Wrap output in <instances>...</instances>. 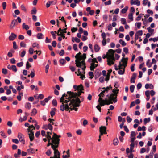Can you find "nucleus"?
Segmentation results:
<instances>
[{
  "label": "nucleus",
  "mask_w": 158,
  "mask_h": 158,
  "mask_svg": "<svg viewBox=\"0 0 158 158\" xmlns=\"http://www.w3.org/2000/svg\"><path fill=\"white\" fill-rule=\"evenodd\" d=\"M147 29L148 30V32L151 34H152L154 31V30L151 28L150 27L148 28Z\"/></svg>",
  "instance_id": "nucleus-45"
},
{
  "label": "nucleus",
  "mask_w": 158,
  "mask_h": 158,
  "mask_svg": "<svg viewBox=\"0 0 158 158\" xmlns=\"http://www.w3.org/2000/svg\"><path fill=\"white\" fill-rule=\"evenodd\" d=\"M51 98V96H49L48 98H45L44 101L45 102H47Z\"/></svg>",
  "instance_id": "nucleus-55"
},
{
  "label": "nucleus",
  "mask_w": 158,
  "mask_h": 158,
  "mask_svg": "<svg viewBox=\"0 0 158 158\" xmlns=\"http://www.w3.org/2000/svg\"><path fill=\"white\" fill-rule=\"evenodd\" d=\"M101 36L102 38L103 39H106L105 38L106 37V35L105 33H102L101 34Z\"/></svg>",
  "instance_id": "nucleus-61"
},
{
  "label": "nucleus",
  "mask_w": 158,
  "mask_h": 158,
  "mask_svg": "<svg viewBox=\"0 0 158 158\" xmlns=\"http://www.w3.org/2000/svg\"><path fill=\"white\" fill-rule=\"evenodd\" d=\"M82 91H78V93L71 91H68L67 94L64 93L60 99V102L62 103L60 106V110L62 111H64L65 110L68 111L69 110L68 103L70 100L74 98L76 99H77V98H79L78 97H80L81 93H84V92Z\"/></svg>",
  "instance_id": "nucleus-1"
},
{
  "label": "nucleus",
  "mask_w": 158,
  "mask_h": 158,
  "mask_svg": "<svg viewBox=\"0 0 158 158\" xmlns=\"http://www.w3.org/2000/svg\"><path fill=\"white\" fill-rule=\"evenodd\" d=\"M48 121L50 122V123H52V125H54L55 126H56V124L53 122V121H54V119L49 118L48 119Z\"/></svg>",
  "instance_id": "nucleus-47"
},
{
  "label": "nucleus",
  "mask_w": 158,
  "mask_h": 158,
  "mask_svg": "<svg viewBox=\"0 0 158 158\" xmlns=\"http://www.w3.org/2000/svg\"><path fill=\"white\" fill-rule=\"evenodd\" d=\"M100 47L98 45L96 44L94 45V49L95 50V51L96 52H98L99 50H100Z\"/></svg>",
  "instance_id": "nucleus-21"
},
{
  "label": "nucleus",
  "mask_w": 158,
  "mask_h": 158,
  "mask_svg": "<svg viewBox=\"0 0 158 158\" xmlns=\"http://www.w3.org/2000/svg\"><path fill=\"white\" fill-rule=\"evenodd\" d=\"M119 42L123 46H124L126 45V43L122 40H119Z\"/></svg>",
  "instance_id": "nucleus-31"
},
{
  "label": "nucleus",
  "mask_w": 158,
  "mask_h": 158,
  "mask_svg": "<svg viewBox=\"0 0 158 158\" xmlns=\"http://www.w3.org/2000/svg\"><path fill=\"white\" fill-rule=\"evenodd\" d=\"M60 137V135L58 136L56 134L54 133L52 139V143L48 142L47 145V147L51 145L53 149H54L55 148H57L58 147L59 143L60 140L59 138Z\"/></svg>",
  "instance_id": "nucleus-2"
},
{
  "label": "nucleus",
  "mask_w": 158,
  "mask_h": 158,
  "mask_svg": "<svg viewBox=\"0 0 158 158\" xmlns=\"http://www.w3.org/2000/svg\"><path fill=\"white\" fill-rule=\"evenodd\" d=\"M69 102V103H68V106L72 105L74 106L73 110L76 111H77L78 109L76 107H79L80 106L81 101L79 98H77V99L74 98L72 99H70Z\"/></svg>",
  "instance_id": "nucleus-4"
},
{
  "label": "nucleus",
  "mask_w": 158,
  "mask_h": 158,
  "mask_svg": "<svg viewBox=\"0 0 158 158\" xmlns=\"http://www.w3.org/2000/svg\"><path fill=\"white\" fill-rule=\"evenodd\" d=\"M28 152L30 153L33 154L35 153V150L32 148H30L27 150Z\"/></svg>",
  "instance_id": "nucleus-23"
},
{
  "label": "nucleus",
  "mask_w": 158,
  "mask_h": 158,
  "mask_svg": "<svg viewBox=\"0 0 158 158\" xmlns=\"http://www.w3.org/2000/svg\"><path fill=\"white\" fill-rule=\"evenodd\" d=\"M2 72L4 74H6L7 73V70L6 69H2Z\"/></svg>",
  "instance_id": "nucleus-53"
},
{
  "label": "nucleus",
  "mask_w": 158,
  "mask_h": 158,
  "mask_svg": "<svg viewBox=\"0 0 158 158\" xmlns=\"http://www.w3.org/2000/svg\"><path fill=\"white\" fill-rule=\"evenodd\" d=\"M127 120L128 123H130L131 122L132 119L129 116H127Z\"/></svg>",
  "instance_id": "nucleus-63"
},
{
  "label": "nucleus",
  "mask_w": 158,
  "mask_h": 158,
  "mask_svg": "<svg viewBox=\"0 0 158 158\" xmlns=\"http://www.w3.org/2000/svg\"><path fill=\"white\" fill-rule=\"evenodd\" d=\"M73 88L75 89V90L81 91L84 90L82 84H81L78 86L74 85Z\"/></svg>",
  "instance_id": "nucleus-10"
},
{
  "label": "nucleus",
  "mask_w": 158,
  "mask_h": 158,
  "mask_svg": "<svg viewBox=\"0 0 158 158\" xmlns=\"http://www.w3.org/2000/svg\"><path fill=\"white\" fill-rule=\"evenodd\" d=\"M18 138H19L20 142H21L23 144H25V141L24 139V135L20 133H19L18 135Z\"/></svg>",
  "instance_id": "nucleus-8"
},
{
  "label": "nucleus",
  "mask_w": 158,
  "mask_h": 158,
  "mask_svg": "<svg viewBox=\"0 0 158 158\" xmlns=\"http://www.w3.org/2000/svg\"><path fill=\"white\" fill-rule=\"evenodd\" d=\"M118 140L117 138L114 139L113 140V144L115 145H117L118 144Z\"/></svg>",
  "instance_id": "nucleus-32"
},
{
  "label": "nucleus",
  "mask_w": 158,
  "mask_h": 158,
  "mask_svg": "<svg viewBox=\"0 0 158 158\" xmlns=\"http://www.w3.org/2000/svg\"><path fill=\"white\" fill-rule=\"evenodd\" d=\"M81 60H84L85 61V60L86 58V54L85 53L83 54L82 56L81 55Z\"/></svg>",
  "instance_id": "nucleus-39"
},
{
  "label": "nucleus",
  "mask_w": 158,
  "mask_h": 158,
  "mask_svg": "<svg viewBox=\"0 0 158 158\" xmlns=\"http://www.w3.org/2000/svg\"><path fill=\"white\" fill-rule=\"evenodd\" d=\"M52 104L54 106H56L57 105L56 100V99H53L52 101Z\"/></svg>",
  "instance_id": "nucleus-62"
},
{
  "label": "nucleus",
  "mask_w": 158,
  "mask_h": 158,
  "mask_svg": "<svg viewBox=\"0 0 158 158\" xmlns=\"http://www.w3.org/2000/svg\"><path fill=\"white\" fill-rule=\"evenodd\" d=\"M82 65H84V67L82 68V69L84 71V72H83V73L84 74H85V69L86 68V66H85V64H83L82 63H81V64H80V67H80V68L81 66H82Z\"/></svg>",
  "instance_id": "nucleus-30"
},
{
  "label": "nucleus",
  "mask_w": 158,
  "mask_h": 158,
  "mask_svg": "<svg viewBox=\"0 0 158 158\" xmlns=\"http://www.w3.org/2000/svg\"><path fill=\"white\" fill-rule=\"evenodd\" d=\"M154 88L152 84H148L147 83L145 85V88L147 89L148 88H150V89H153Z\"/></svg>",
  "instance_id": "nucleus-19"
},
{
  "label": "nucleus",
  "mask_w": 158,
  "mask_h": 158,
  "mask_svg": "<svg viewBox=\"0 0 158 158\" xmlns=\"http://www.w3.org/2000/svg\"><path fill=\"white\" fill-rule=\"evenodd\" d=\"M135 87L134 85H132L130 86V89L131 92L132 93L134 92Z\"/></svg>",
  "instance_id": "nucleus-44"
},
{
  "label": "nucleus",
  "mask_w": 158,
  "mask_h": 158,
  "mask_svg": "<svg viewBox=\"0 0 158 158\" xmlns=\"http://www.w3.org/2000/svg\"><path fill=\"white\" fill-rule=\"evenodd\" d=\"M146 65L149 68H150L151 67L152 65V64L151 62H150V60H148L146 63Z\"/></svg>",
  "instance_id": "nucleus-46"
},
{
  "label": "nucleus",
  "mask_w": 158,
  "mask_h": 158,
  "mask_svg": "<svg viewBox=\"0 0 158 158\" xmlns=\"http://www.w3.org/2000/svg\"><path fill=\"white\" fill-rule=\"evenodd\" d=\"M51 34L53 36V38L54 39H55L56 38V35H55V34H56L57 33V32L56 31H52L51 32Z\"/></svg>",
  "instance_id": "nucleus-42"
},
{
  "label": "nucleus",
  "mask_w": 158,
  "mask_h": 158,
  "mask_svg": "<svg viewBox=\"0 0 158 158\" xmlns=\"http://www.w3.org/2000/svg\"><path fill=\"white\" fill-rule=\"evenodd\" d=\"M136 134L135 131H132L131 132L130 138H135Z\"/></svg>",
  "instance_id": "nucleus-27"
},
{
  "label": "nucleus",
  "mask_w": 158,
  "mask_h": 158,
  "mask_svg": "<svg viewBox=\"0 0 158 158\" xmlns=\"http://www.w3.org/2000/svg\"><path fill=\"white\" fill-rule=\"evenodd\" d=\"M107 97H108L109 100H107V99L106 98V102L105 104H101V106H104L105 105H109L110 104H112L113 103L112 101H113L114 103H115L117 102V98H116V97L115 98H114L112 96H110L109 95H107Z\"/></svg>",
  "instance_id": "nucleus-6"
},
{
  "label": "nucleus",
  "mask_w": 158,
  "mask_h": 158,
  "mask_svg": "<svg viewBox=\"0 0 158 158\" xmlns=\"http://www.w3.org/2000/svg\"><path fill=\"white\" fill-rule=\"evenodd\" d=\"M60 62L61 64H63L65 63L66 60L64 59H62L60 60Z\"/></svg>",
  "instance_id": "nucleus-49"
},
{
  "label": "nucleus",
  "mask_w": 158,
  "mask_h": 158,
  "mask_svg": "<svg viewBox=\"0 0 158 158\" xmlns=\"http://www.w3.org/2000/svg\"><path fill=\"white\" fill-rule=\"evenodd\" d=\"M29 137L31 141H32L34 139V133L33 132H31L28 133Z\"/></svg>",
  "instance_id": "nucleus-17"
},
{
  "label": "nucleus",
  "mask_w": 158,
  "mask_h": 158,
  "mask_svg": "<svg viewBox=\"0 0 158 158\" xmlns=\"http://www.w3.org/2000/svg\"><path fill=\"white\" fill-rule=\"evenodd\" d=\"M37 113V110L35 109H33L32 112L31 113V116H34Z\"/></svg>",
  "instance_id": "nucleus-28"
},
{
  "label": "nucleus",
  "mask_w": 158,
  "mask_h": 158,
  "mask_svg": "<svg viewBox=\"0 0 158 158\" xmlns=\"http://www.w3.org/2000/svg\"><path fill=\"white\" fill-rule=\"evenodd\" d=\"M112 92L113 93L111 94L110 96H112L113 97L115 98L116 97V98H117V94L118 93V89H114Z\"/></svg>",
  "instance_id": "nucleus-12"
},
{
  "label": "nucleus",
  "mask_w": 158,
  "mask_h": 158,
  "mask_svg": "<svg viewBox=\"0 0 158 158\" xmlns=\"http://www.w3.org/2000/svg\"><path fill=\"white\" fill-rule=\"evenodd\" d=\"M22 27L23 29H25L26 30H27L29 29V27L28 26L26 25L24 23L23 24Z\"/></svg>",
  "instance_id": "nucleus-24"
},
{
  "label": "nucleus",
  "mask_w": 158,
  "mask_h": 158,
  "mask_svg": "<svg viewBox=\"0 0 158 158\" xmlns=\"http://www.w3.org/2000/svg\"><path fill=\"white\" fill-rule=\"evenodd\" d=\"M123 69V70H122L121 69H119V70L118 71V73L119 74L122 75V74H123L124 73V72H125V69Z\"/></svg>",
  "instance_id": "nucleus-34"
},
{
  "label": "nucleus",
  "mask_w": 158,
  "mask_h": 158,
  "mask_svg": "<svg viewBox=\"0 0 158 158\" xmlns=\"http://www.w3.org/2000/svg\"><path fill=\"white\" fill-rule=\"evenodd\" d=\"M23 62L18 63L17 64V65L19 67H21L23 66Z\"/></svg>",
  "instance_id": "nucleus-58"
},
{
  "label": "nucleus",
  "mask_w": 158,
  "mask_h": 158,
  "mask_svg": "<svg viewBox=\"0 0 158 158\" xmlns=\"http://www.w3.org/2000/svg\"><path fill=\"white\" fill-rule=\"evenodd\" d=\"M21 8L22 10L24 12H26L27 11V9L25 7V6L23 4H22L21 6Z\"/></svg>",
  "instance_id": "nucleus-38"
},
{
  "label": "nucleus",
  "mask_w": 158,
  "mask_h": 158,
  "mask_svg": "<svg viewBox=\"0 0 158 158\" xmlns=\"http://www.w3.org/2000/svg\"><path fill=\"white\" fill-rule=\"evenodd\" d=\"M17 20L16 19H13L11 22L10 26V29H12L15 27V25L17 23Z\"/></svg>",
  "instance_id": "nucleus-13"
},
{
  "label": "nucleus",
  "mask_w": 158,
  "mask_h": 158,
  "mask_svg": "<svg viewBox=\"0 0 158 158\" xmlns=\"http://www.w3.org/2000/svg\"><path fill=\"white\" fill-rule=\"evenodd\" d=\"M30 67H31V66L29 63V62L27 61L26 64V68L27 69H29Z\"/></svg>",
  "instance_id": "nucleus-56"
},
{
  "label": "nucleus",
  "mask_w": 158,
  "mask_h": 158,
  "mask_svg": "<svg viewBox=\"0 0 158 158\" xmlns=\"http://www.w3.org/2000/svg\"><path fill=\"white\" fill-rule=\"evenodd\" d=\"M52 153V152L50 150H48L46 152V154L48 156H50V154Z\"/></svg>",
  "instance_id": "nucleus-64"
},
{
  "label": "nucleus",
  "mask_w": 158,
  "mask_h": 158,
  "mask_svg": "<svg viewBox=\"0 0 158 158\" xmlns=\"http://www.w3.org/2000/svg\"><path fill=\"white\" fill-rule=\"evenodd\" d=\"M13 48L14 49H16L18 48L16 42L15 41L13 42Z\"/></svg>",
  "instance_id": "nucleus-52"
},
{
  "label": "nucleus",
  "mask_w": 158,
  "mask_h": 158,
  "mask_svg": "<svg viewBox=\"0 0 158 158\" xmlns=\"http://www.w3.org/2000/svg\"><path fill=\"white\" fill-rule=\"evenodd\" d=\"M37 12V10L35 8H34L31 11V14L32 15L35 14Z\"/></svg>",
  "instance_id": "nucleus-40"
},
{
  "label": "nucleus",
  "mask_w": 158,
  "mask_h": 158,
  "mask_svg": "<svg viewBox=\"0 0 158 158\" xmlns=\"http://www.w3.org/2000/svg\"><path fill=\"white\" fill-rule=\"evenodd\" d=\"M95 64L94 63H92L90 64V70L91 71H93L94 69L95 68Z\"/></svg>",
  "instance_id": "nucleus-22"
},
{
  "label": "nucleus",
  "mask_w": 158,
  "mask_h": 158,
  "mask_svg": "<svg viewBox=\"0 0 158 158\" xmlns=\"http://www.w3.org/2000/svg\"><path fill=\"white\" fill-rule=\"evenodd\" d=\"M135 146V143H131L130 145V151L131 152H132L133 149H134Z\"/></svg>",
  "instance_id": "nucleus-33"
},
{
  "label": "nucleus",
  "mask_w": 158,
  "mask_h": 158,
  "mask_svg": "<svg viewBox=\"0 0 158 158\" xmlns=\"http://www.w3.org/2000/svg\"><path fill=\"white\" fill-rule=\"evenodd\" d=\"M136 34L138 36H141L143 35V31L142 30H139Z\"/></svg>",
  "instance_id": "nucleus-43"
},
{
  "label": "nucleus",
  "mask_w": 158,
  "mask_h": 158,
  "mask_svg": "<svg viewBox=\"0 0 158 158\" xmlns=\"http://www.w3.org/2000/svg\"><path fill=\"white\" fill-rule=\"evenodd\" d=\"M89 75L90 76V78L92 79L94 76L93 73L92 72H89Z\"/></svg>",
  "instance_id": "nucleus-48"
},
{
  "label": "nucleus",
  "mask_w": 158,
  "mask_h": 158,
  "mask_svg": "<svg viewBox=\"0 0 158 158\" xmlns=\"http://www.w3.org/2000/svg\"><path fill=\"white\" fill-rule=\"evenodd\" d=\"M25 107L29 109H30L31 108V105L29 103H27L25 105Z\"/></svg>",
  "instance_id": "nucleus-37"
},
{
  "label": "nucleus",
  "mask_w": 158,
  "mask_h": 158,
  "mask_svg": "<svg viewBox=\"0 0 158 158\" xmlns=\"http://www.w3.org/2000/svg\"><path fill=\"white\" fill-rule=\"evenodd\" d=\"M34 52L33 49L31 48H30L29 50V52L30 54H33Z\"/></svg>",
  "instance_id": "nucleus-57"
},
{
  "label": "nucleus",
  "mask_w": 158,
  "mask_h": 158,
  "mask_svg": "<svg viewBox=\"0 0 158 158\" xmlns=\"http://www.w3.org/2000/svg\"><path fill=\"white\" fill-rule=\"evenodd\" d=\"M43 35L41 33H38L37 35V37L39 39H42Z\"/></svg>",
  "instance_id": "nucleus-29"
},
{
  "label": "nucleus",
  "mask_w": 158,
  "mask_h": 158,
  "mask_svg": "<svg viewBox=\"0 0 158 158\" xmlns=\"http://www.w3.org/2000/svg\"><path fill=\"white\" fill-rule=\"evenodd\" d=\"M42 128L46 130L49 129L51 131L52 130L53 128L52 126L50 123H49L48 125H44Z\"/></svg>",
  "instance_id": "nucleus-11"
},
{
  "label": "nucleus",
  "mask_w": 158,
  "mask_h": 158,
  "mask_svg": "<svg viewBox=\"0 0 158 158\" xmlns=\"http://www.w3.org/2000/svg\"><path fill=\"white\" fill-rule=\"evenodd\" d=\"M115 51L114 50L110 49L108 51L107 53L106 58L107 59V64L109 66L114 64L115 58L114 57V53Z\"/></svg>",
  "instance_id": "nucleus-3"
},
{
  "label": "nucleus",
  "mask_w": 158,
  "mask_h": 158,
  "mask_svg": "<svg viewBox=\"0 0 158 158\" xmlns=\"http://www.w3.org/2000/svg\"><path fill=\"white\" fill-rule=\"evenodd\" d=\"M52 109V110L51 111L50 113L52 117L55 114V111L56 110V109L54 108Z\"/></svg>",
  "instance_id": "nucleus-25"
},
{
  "label": "nucleus",
  "mask_w": 158,
  "mask_h": 158,
  "mask_svg": "<svg viewBox=\"0 0 158 158\" xmlns=\"http://www.w3.org/2000/svg\"><path fill=\"white\" fill-rule=\"evenodd\" d=\"M78 74H77V76H81L80 78H81L82 80L84 79L85 78V75H83L81 73V72H80V69H78Z\"/></svg>",
  "instance_id": "nucleus-20"
},
{
  "label": "nucleus",
  "mask_w": 158,
  "mask_h": 158,
  "mask_svg": "<svg viewBox=\"0 0 158 158\" xmlns=\"http://www.w3.org/2000/svg\"><path fill=\"white\" fill-rule=\"evenodd\" d=\"M17 37V35L13 33H12L11 35L9 37V40L10 41L13 40Z\"/></svg>",
  "instance_id": "nucleus-15"
},
{
  "label": "nucleus",
  "mask_w": 158,
  "mask_h": 158,
  "mask_svg": "<svg viewBox=\"0 0 158 158\" xmlns=\"http://www.w3.org/2000/svg\"><path fill=\"white\" fill-rule=\"evenodd\" d=\"M81 53L79 52L75 56V58L76 59L75 61V64L77 67H80V64L81 63L83 64H85V61L84 60H83L81 61Z\"/></svg>",
  "instance_id": "nucleus-5"
},
{
  "label": "nucleus",
  "mask_w": 158,
  "mask_h": 158,
  "mask_svg": "<svg viewBox=\"0 0 158 158\" xmlns=\"http://www.w3.org/2000/svg\"><path fill=\"white\" fill-rule=\"evenodd\" d=\"M127 58H123L121 60V62H123V63H121V62H119V69H125V68L127 66Z\"/></svg>",
  "instance_id": "nucleus-7"
},
{
  "label": "nucleus",
  "mask_w": 158,
  "mask_h": 158,
  "mask_svg": "<svg viewBox=\"0 0 158 158\" xmlns=\"http://www.w3.org/2000/svg\"><path fill=\"white\" fill-rule=\"evenodd\" d=\"M150 118H145L144 119V124H146L147 123L149 122L150 121Z\"/></svg>",
  "instance_id": "nucleus-41"
},
{
  "label": "nucleus",
  "mask_w": 158,
  "mask_h": 158,
  "mask_svg": "<svg viewBox=\"0 0 158 158\" xmlns=\"http://www.w3.org/2000/svg\"><path fill=\"white\" fill-rule=\"evenodd\" d=\"M26 51L24 50H23L21 53L20 56L22 57H23L26 54Z\"/></svg>",
  "instance_id": "nucleus-51"
},
{
  "label": "nucleus",
  "mask_w": 158,
  "mask_h": 158,
  "mask_svg": "<svg viewBox=\"0 0 158 158\" xmlns=\"http://www.w3.org/2000/svg\"><path fill=\"white\" fill-rule=\"evenodd\" d=\"M11 70H12L15 72H16L17 71V68L15 65H12L11 66Z\"/></svg>",
  "instance_id": "nucleus-26"
},
{
  "label": "nucleus",
  "mask_w": 158,
  "mask_h": 158,
  "mask_svg": "<svg viewBox=\"0 0 158 158\" xmlns=\"http://www.w3.org/2000/svg\"><path fill=\"white\" fill-rule=\"evenodd\" d=\"M133 13H130L128 16V18L131 19V21H133Z\"/></svg>",
  "instance_id": "nucleus-36"
},
{
  "label": "nucleus",
  "mask_w": 158,
  "mask_h": 158,
  "mask_svg": "<svg viewBox=\"0 0 158 158\" xmlns=\"http://www.w3.org/2000/svg\"><path fill=\"white\" fill-rule=\"evenodd\" d=\"M106 102V99L105 100H103L102 98L101 97H99L98 102L99 103V104H100L101 106V104H105V103Z\"/></svg>",
  "instance_id": "nucleus-18"
},
{
  "label": "nucleus",
  "mask_w": 158,
  "mask_h": 158,
  "mask_svg": "<svg viewBox=\"0 0 158 158\" xmlns=\"http://www.w3.org/2000/svg\"><path fill=\"white\" fill-rule=\"evenodd\" d=\"M106 127L104 126H101L99 128L100 129V131L102 132L103 133H104V134H107V132H106Z\"/></svg>",
  "instance_id": "nucleus-14"
},
{
  "label": "nucleus",
  "mask_w": 158,
  "mask_h": 158,
  "mask_svg": "<svg viewBox=\"0 0 158 158\" xmlns=\"http://www.w3.org/2000/svg\"><path fill=\"white\" fill-rule=\"evenodd\" d=\"M20 45L21 47H26V44L23 42H21L20 43Z\"/></svg>",
  "instance_id": "nucleus-59"
},
{
  "label": "nucleus",
  "mask_w": 158,
  "mask_h": 158,
  "mask_svg": "<svg viewBox=\"0 0 158 158\" xmlns=\"http://www.w3.org/2000/svg\"><path fill=\"white\" fill-rule=\"evenodd\" d=\"M150 92L149 90H147L145 92V95L146 96L148 97L150 96Z\"/></svg>",
  "instance_id": "nucleus-60"
},
{
  "label": "nucleus",
  "mask_w": 158,
  "mask_h": 158,
  "mask_svg": "<svg viewBox=\"0 0 158 158\" xmlns=\"http://www.w3.org/2000/svg\"><path fill=\"white\" fill-rule=\"evenodd\" d=\"M54 151V158H60V153L56 148H55L54 149H53Z\"/></svg>",
  "instance_id": "nucleus-9"
},
{
  "label": "nucleus",
  "mask_w": 158,
  "mask_h": 158,
  "mask_svg": "<svg viewBox=\"0 0 158 158\" xmlns=\"http://www.w3.org/2000/svg\"><path fill=\"white\" fill-rule=\"evenodd\" d=\"M121 21L122 24H126V20L125 19L123 18H121Z\"/></svg>",
  "instance_id": "nucleus-50"
},
{
  "label": "nucleus",
  "mask_w": 158,
  "mask_h": 158,
  "mask_svg": "<svg viewBox=\"0 0 158 158\" xmlns=\"http://www.w3.org/2000/svg\"><path fill=\"white\" fill-rule=\"evenodd\" d=\"M99 81L101 83H103L104 81V77L102 76L99 79Z\"/></svg>",
  "instance_id": "nucleus-54"
},
{
  "label": "nucleus",
  "mask_w": 158,
  "mask_h": 158,
  "mask_svg": "<svg viewBox=\"0 0 158 158\" xmlns=\"http://www.w3.org/2000/svg\"><path fill=\"white\" fill-rule=\"evenodd\" d=\"M136 76V74L135 73H134L132 76L131 77L130 82L131 83H135V77Z\"/></svg>",
  "instance_id": "nucleus-16"
},
{
  "label": "nucleus",
  "mask_w": 158,
  "mask_h": 158,
  "mask_svg": "<svg viewBox=\"0 0 158 158\" xmlns=\"http://www.w3.org/2000/svg\"><path fill=\"white\" fill-rule=\"evenodd\" d=\"M128 9V7L127 6H126L124 8L122 9L121 10V12L123 14L126 13Z\"/></svg>",
  "instance_id": "nucleus-35"
}]
</instances>
